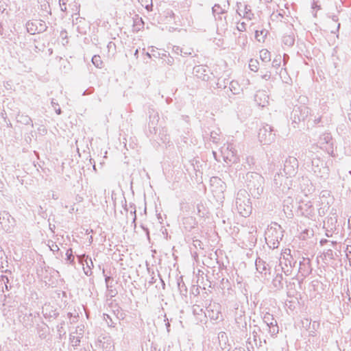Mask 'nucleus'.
Masks as SVG:
<instances>
[{"mask_svg":"<svg viewBox=\"0 0 351 351\" xmlns=\"http://www.w3.org/2000/svg\"><path fill=\"white\" fill-rule=\"evenodd\" d=\"M267 35V31L265 29L256 30L255 32V38L258 42H264Z\"/></svg>","mask_w":351,"mask_h":351,"instance_id":"obj_1","label":"nucleus"},{"mask_svg":"<svg viewBox=\"0 0 351 351\" xmlns=\"http://www.w3.org/2000/svg\"><path fill=\"white\" fill-rule=\"evenodd\" d=\"M259 56L262 61L265 62H269L271 60L270 52L266 49L261 50L259 52Z\"/></svg>","mask_w":351,"mask_h":351,"instance_id":"obj_2","label":"nucleus"},{"mask_svg":"<svg viewBox=\"0 0 351 351\" xmlns=\"http://www.w3.org/2000/svg\"><path fill=\"white\" fill-rule=\"evenodd\" d=\"M249 66L250 69L254 72L257 71L258 69V62L256 60H250L249 63Z\"/></svg>","mask_w":351,"mask_h":351,"instance_id":"obj_3","label":"nucleus"},{"mask_svg":"<svg viewBox=\"0 0 351 351\" xmlns=\"http://www.w3.org/2000/svg\"><path fill=\"white\" fill-rule=\"evenodd\" d=\"M34 25V23H30L27 24V29L32 34H35L36 32L33 29L32 26Z\"/></svg>","mask_w":351,"mask_h":351,"instance_id":"obj_4","label":"nucleus"},{"mask_svg":"<svg viewBox=\"0 0 351 351\" xmlns=\"http://www.w3.org/2000/svg\"><path fill=\"white\" fill-rule=\"evenodd\" d=\"M92 62L94 64H97V66H98V62H100V57L97 56H93L92 58Z\"/></svg>","mask_w":351,"mask_h":351,"instance_id":"obj_5","label":"nucleus"},{"mask_svg":"<svg viewBox=\"0 0 351 351\" xmlns=\"http://www.w3.org/2000/svg\"><path fill=\"white\" fill-rule=\"evenodd\" d=\"M241 214H242L243 215H247L249 213H250V210H245L244 213L240 211Z\"/></svg>","mask_w":351,"mask_h":351,"instance_id":"obj_6","label":"nucleus"},{"mask_svg":"<svg viewBox=\"0 0 351 351\" xmlns=\"http://www.w3.org/2000/svg\"><path fill=\"white\" fill-rule=\"evenodd\" d=\"M264 77H265V78H267H267H269V77H270V75H265L264 76Z\"/></svg>","mask_w":351,"mask_h":351,"instance_id":"obj_7","label":"nucleus"},{"mask_svg":"<svg viewBox=\"0 0 351 351\" xmlns=\"http://www.w3.org/2000/svg\"><path fill=\"white\" fill-rule=\"evenodd\" d=\"M349 224H350V226H351V221L350 220L349 221Z\"/></svg>","mask_w":351,"mask_h":351,"instance_id":"obj_8","label":"nucleus"}]
</instances>
